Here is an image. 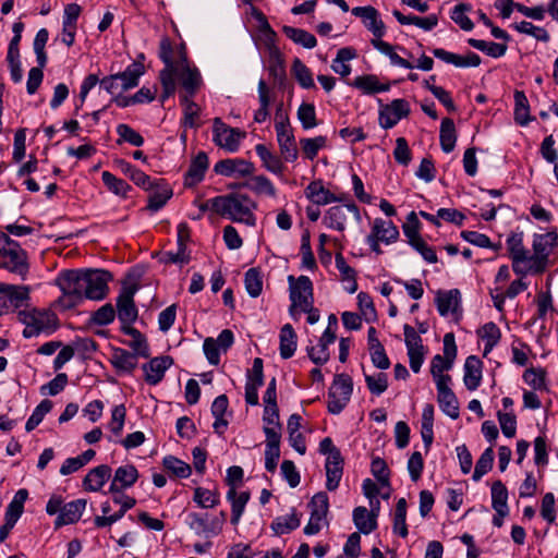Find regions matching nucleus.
Here are the masks:
<instances>
[{
	"label": "nucleus",
	"mask_w": 558,
	"mask_h": 558,
	"mask_svg": "<svg viewBox=\"0 0 558 558\" xmlns=\"http://www.w3.org/2000/svg\"><path fill=\"white\" fill-rule=\"evenodd\" d=\"M111 274L104 269H71L61 271L56 284L62 291L59 304L70 310L80 305L84 299L100 301L109 291Z\"/></svg>",
	"instance_id": "f257e3e1"
},
{
	"label": "nucleus",
	"mask_w": 558,
	"mask_h": 558,
	"mask_svg": "<svg viewBox=\"0 0 558 558\" xmlns=\"http://www.w3.org/2000/svg\"><path fill=\"white\" fill-rule=\"evenodd\" d=\"M256 206V203L248 195L242 193H230L211 198V211L234 222H242L251 227L256 223L253 214Z\"/></svg>",
	"instance_id": "f03ea898"
},
{
	"label": "nucleus",
	"mask_w": 558,
	"mask_h": 558,
	"mask_svg": "<svg viewBox=\"0 0 558 558\" xmlns=\"http://www.w3.org/2000/svg\"><path fill=\"white\" fill-rule=\"evenodd\" d=\"M558 240L556 230L547 233H535L533 235V255L529 254V274L542 275L549 265V256Z\"/></svg>",
	"instance_id": "7ed1b4c3"
},
{
	"label": "nucleus",
	"mask_w": 558,
	"mask_h": 558,
	"mask_svg": "<svg viewBox=\"0 0 558 558\" xmlns=\"http://www.w3.org/2000/svg\"><path fill=\"white\" fill-rule=\"evenodd\" d=\"M175 83L181 86L179 97H194L204 84L202 74L195 65H191L186 56L182 54V63L174 73Z\"/></svg>",
	"instance_id": "20e7f679"
},
{
	"label": "nucleus",
	"mask_w": 558,
	"mask_h": 558,
	"mask_svg": "<svg viewBox=\"0 0 558 558\" xmlns=\"http://www.w3.org/2000/svg\"><path fill=\"white\" fill-rule=\"evenodd\" d=\"M0 268L19 276L22 280L26 279L29 270L27 254L16 241L11 240L0 253Z\"/></svg>",
	"instance_id": "39448f33"
},
{
	"label": "nucleus",
	"mask_w": 558,
	"mask_h": 558,
	"mask_svg": "<svg viewBox=\"0 0 558 558\" xmlns=\"http://www.w3.org/2000/svg\"><path fill=\"white\" fill-rule=\"evenodd\" d=\"M353 391V381L347 374L335 376L328 391V411L331 414H339L347 407Z\"/></svg>",
	"instance_id": "423d86ee"
},
{
	"label": "nucleus",
	"mask_w": 558,
	"mask_h": 558,
	"mask_svg": "<svg viewBox=\"0 0 558 558\" xmlns=\"http://www.w3.org/2000/svg\"><path fill=\"white\" fill-rule=\"evenodd\" d=\"M290 284V315L296 319V308L308 307L310 303L314 302L313 299V283L307 276H300L294 279L293 276L288 278Z\"/></svg>",
	"instance_id": "0eeeda50"
},
{
	"label": "nucleus",
	"mask_w": 558,
	"mask_h": 558,
	"mask_svg": "<svg viewBox=\"0 0 558 558\" xmlns=\"http://www.w3.org/2000/svg\"><path fill=\"white\" fill-rule=\"evenodd\" d=\"M214 142L216 145L228 150L229 153H235L239 150L240 142L245 137V132L230 128L221 121L220 118L214 119Z\"/></svg>",
	"instance_id": "6e6552de"
},
{
	"label": "nucleus",
	"mask_w": 558,
	"mask_h": 558,
	"mask_svg": "<svg viewBox=\"0 0 558 558\" xmlns=\"http://www.w3.org/2000/svg\"><path fill=\"white\" fill-rule=\"evenodd\" d=\"M308 507L311 508V517L308 523L304 527V534L315 535L322 530V524L326 520L329 509V499L326 493L319 492L315 494Z\"/></svg>",
	"instance_id": "1a4fd4ad"
},
{
	"label": "nucleus",
	"mask_w": 558,
	"mask_h": 558,
	"mask_svg": "<svg viewBox=\"0 0 558 558\" xmlns=\"http://www.w3.org/2000/svg\"><path fill=\"white\" fill-rule=\"evenodd\" d=\"M506 245L512 260L513 272L518 276H526L529 269L523 264L529 260V251L523 245V232L511 233L507 238Z\"/></svg>",
	"instance_id": "9d476101"
},
{
	"label": "nucleus",
	"mask_w": 558,
	"mask_h": 558,
	"mask_svg": "<svg viewBox=\"0 0 558 558\" xmlns=\"http://www.w3.org/2000/svg\"><path fill=\"white\" fill-rule=\"evenodd\" d=\"M138 287L135 283L124 284L117 298V313L121 323H134L138 312L134 303V295Z\"/></svg>",
	"instance_id": "9b49d317"
},
{
	"label": "nucleus",
	"mask_w": 558,
	"mask_h": 558,
	"mask_svg": "<svg viewBox=\"0 0 558 558\" xmlns=\"http://www.w3.org/2000/svg\"><path fill=\"white\" fill-rule=\"evenodd\" d=\"M380 105L379 125L385 129L393 128L401 119L410 114V105L405 99H395L389 105Z\"/></svg>",
	"instance_id": "f8f14e48"
},
{
	"label": "nucleus",
	"mask_w": 558,
	"mask_h": 558,
	"mask_svg": "<svg viewBox=\"0 0 558 558\" xmlns=\"http://www.w3.org/2000/svg\"><path fill=\"white\" fill-rule=\"evenodd\" d=\"M345 210L352 213L356 220H360V209L354 203H348L344 206L336 205L330 207L324 215L323 223L337 231H344L347 223Z\"/></svg>",
	"instance_id": "ddd939ff"
},
{
	"label": "nucleus",
	"mask_w": 558,
	"mask_h": 558,
	"mask_svg": "<svg viewBox=\"0 0 558 558\" xmlns=\"http://www.w3.org/2000/svg\"><path fill=\"white\" fill-rule=\"evenodd\" d=\"M184 522L197 535L208 537L218 535L221 532V522H219L218 518L209 521L208 514L190 512L185 515Z\"/></svg>",
	"instance_id": "4468645a"
},
{
	"label": "nucleus",
	"mask_w": 558,
	"mask_h": 558,
	"mask_svg": "<svg viewBox=\"0 0 558 558\" xmlns=\"http://www.w3.org/2000/svg\"><path fill=\"white\" fill-rule=\"evenodd\" d=\"M305 195L317 206H325L331 203H343L348 199V195L344 193L337 195L325 189L320 180L312 181L305 189Z\"/></svg>",
	"instance_id": "2eb2a0df"
},
{
	"label": "nucleus",
	"mask_w": 558,
	"mask_h": 558,
	"mask_svg": "<svg viewBox=\"0 0 558 558\" xmlns=\"http://www.w3.org/2000/svg\"><path fill=\"white\" fill-rule=\"evenodd\" d=\"M352 14L362 20L364 26L376 37L381 38L386 34V26L379 16L378 11L372 7H355Z\"/></svg>",
	"instance_id": "dca6fc26"
},
{
	"label": "nucleus",
	"mask_w": 558,
	"mask_h": 558,
	"mask_svg": "<svg viewBox=\"0 0 558 558\" xmlns=\"http://www.w3.org/2000/svg\"><path fill=\"white\" fill-rule=\"evenodd\" d=\"M138 478V471L133 464H124L119 466L112 478L109 492L112 494L121 493L135 484Z\"/></svg>",
	"instance_id": "f3484780"
},
{
	"label": "nucleus",
	"mask_w": 558,
	"mask_h": 558,
	"mask_svg": "<svg viewBox=\"0 0 558 558\" xmlns=\"http://www.w3.org/2000/svg\"><path fill=\"white\" fill-rule=\"evenodd\" d=\"M214 170L225 177H232L233 174L246 177L253 173L254 166L252 162L240 158L223 159L215 165Z\"/></svg>",
	"instance_id": "a211bd4d"
},
{
	"label": "nucleus",
	"mask_w": 558,
	"mask_h": 558,
	"mask_svg": "<svg viewBox=\"0 0 558 558\" xmlns=\"http://www.w3.org/2000/svg\"><path fill=\"white\" fill-rule=\"evenodd\" d=\"M172 357L169 355L151 359L148 363L143 364L142 368L145 373V380L149 385H157L165 376L166 371L172 365Z\"/></svg>",
	"instance_id": "6ab92c4d"
},
{
	"label": "nucleus",
	"mask_w": 558,
	"mask_h": 558,
	"mask_svg": "<svg viewBox=\"0 0 558 558\" xmlns=\"http://www.w3.org/2000/svg\"><path fill=\"white\" fill-rule=\"evenodd\" d=\"M86 499L82 498L64 504L61 513L54 520V529L77 522L86 508Z\"/></svg>",
	"instance_id": "aec40b11"
},
{
	"label": "nucleus",
	"mask_w": 558,
	"mask_h": 558,
	"mask_svg": "<svg viewBox=\"0 0 558 558\" xmlns=\"http://www.w3.org/2000/svg\"><path fill=\"white\" fill-rule=\"evenodd\" d=\"M208 157L206 153L199 151L191 161L189 170L184 174V185L192 187L203 181L208 169Z\"/></svg>",
	"instance_id": "412c9836"
},
{
	"label": "nucleus",
	"mask_w": 558,
	"mask_h": 558,
	"mask_svg": "<svg viewBox=\"0 0 558 558\" xmlns=\"http://www.w3.org/2000/svg\"><path fill=\"white\" fill-rule=\"evenodd\" d=\"M326 488L333 492L338 488L343 473V458L340 451H335L331 457L326 459Z\"/></svg>",
	"instance_id": "4be33fe9"
},
{
	"label": "nucleus",
	"mask_w": 558,
	"mask_h": 558,
	"mask_svg": "<svg viewBox=\"0 0 558 558\" xmlns=\"http://www.w3.org/2000/svg\"><path fill=\"white\" fill-rule=\"evenodd\" d=\"M482 361L475 356L470 355L464 362L463 381L468 390L473 391L477 389L482 380Z\"/></svg>",
	"instance_id": "5701e85b"
},
{
	"label": "nucleus",
	"mask_w": 558,
	"mask_h": 558,
	"mask_svg": "<svg viewBox=\"0 0 558 558\" xmlns=\"http://www.w3.org/2000/svg\"><path fill=\"white\" fill-rule=\"evenodd\" d=\"M369 234L385 244H391L398 240L400 233L392 221L376 218Z\"/></svg>",
	"instance_id": "b1692460"
},
{
	"label": "nucleus",
	"mask_w": 558,
	"mask_h": 558,
	"mask_svg": "<svg viewBox=\"0 0 558 558\" xmlns=\"http://www.w3.org/2000/svg\"><path fill=\"white\" fill-rule=\"evenodd\" d=\"M111 476V468L107 464L92 469L83 481V487L88 492H99Z\"/></svg>",
	"instance_id": "393cba45"
},
{
	"label": "nucleus",
	"mask_w": 558,
	"mask_h": 558,
	"mask_svg": "<svg viewBox=\"0 0 558 558\" xmlns=\"http://www.w3.org/2000/svg\"><path fill=\"white\" fill-rule=\"evenodd\" d=\"M276 133L282 158L288 162L295 161L299 153L292 129L277 130Z\"/></svg>",
	"instance_id": "a878e982"
},
{
	"label": "nucleus",
	"mask_w": 558,
	"mask_h": 558,
	"mask_svg": "<svg viewBox=\"0 0 558 558\" xmlns=\"http://www.w3.org/2000/svg\"><path fill=\"white\" fill-rule=\"evenodd\" d=\"M460 302L461 298L458 289L438 292L436 298L437 310L441 316H447L449 313H456L460 306Z\"/></svg>",
	"instance_id": "bb28decb"
},
{
	"label": "nucleus",
	"mask_w": 558,
	"mask_h": 558,
	"mask_svg": "<svg viewBox=\"0 0 558 558\" xmlns=\"http://www.w3.org/2000/svg\"><path fill=\"white\" fill-rule=\"evenodd\" d=\"M145 68L141 62H133L123 72L117 73L121 83V92L129 90L138 85L140 77L144 74Z\"/></svg>",
	"instance_id": "cd10ccee"
},
{
	"label": "nucleus",
	"mask_w": 558,
	"mask_h": 558,
	"mask_svg": "<svg viewBox=\"0 0 558 558\" xmlns=\"http://www.w3.org/2000/svg\"><path fill=\"white\" fill-rule=\"evenodd\" d=\"M248 492L236 493L235 489L229 488L227 492V500L231 504V523L236 525L245 510V506L250 500Z\"/></svg>",
	"instance_id": "c85d7f7f"
},
{
	"label": "nucleus",
	"mask_w": 558,
	"mask_h": 558,
	"mask_svg": "<svg viewBox=\"0 0 558 558\" xmlns=\"http://www.w3.org/2000/svg\"><path fill=\"white\" fill-rule=\"evenodd\" d=\"M393 16L401 25H415L426 32L432 31L438 24V17L436 14H429L425 17L417 15H404L399 10H393Z\"/></svg>",
	"instance_id": "c756f323"
},
{
	"label": "nucleus",
	"mask_w": 558,
	"mask_h": 558,
	"mask_svg": "<svg viewBox=\"0 0 558 558\" xmlns=\"http://www.w3.org/2000/svg\"><path fill=\"white\" fill-rule=\"evenodd\" d=\"M136 353H131L124 349L117 348L113 350L111 356V363L113 367L119 372L132 373L137 366Z\"/></svg>",
	"instance_id": "7c9ffc66"
},
{
	"label": "nucleus",
	"mask_w": 558,
	"mask_h": 558,
	"mask_svg": "<svg viewBox=\"0 0 558 558\" xmlns=\"http://www.w3.org/2000/svg\"><path fill=\"white\" fill-rule=\"evenodd\" d=\"M351 85L367 95L388 92L390 89V84H381L377 76L373 74L356 76Z\"/></svg>",
	"instance_id": "2f4dec72"
},
{
	"label": "nucleus",
	"mask_w": 558,
	"mask_h": 558,
	"mask_svg": "<svg viewBox=\"0 0 558 558\" xmlns=\"http://www.w3.org/2000/svg\"><path fill=\"white\" fill-rule=\"evenodd\" d=\"M508 490L501 481H496L492 485V507L500 515L507 517L509 513L508 507Z\"/></svg>",
	"instance_id": "473e14b6"
},
{
	"label": "nucleus",
	"mask_w": 558,
	"mask_h": 558,
	"mask_svg": "<svg viewBox=\"0 0 558 558\" xmlns=\"http://www.w3.org/2000/svg\"><path fill=\"white\" fill-rule=\"evenodd\" d=\"M514 98V121L521 126H526L533 118L530 116L529 100L522 90H515Z\"/></svg>",
	"instance_id": "72a5a7b5"
},
{
	"label": "nucleus",
	"mask_w": 558,
	"mask_h": 558,
	"mask_svg": "<svg viewBox=\"0 0 558 558\" xmlns=\"http://www.w3.org/2000/svg\"><path fill=\"white\" fill-rule=\"evenodd\" d=\"M300 524L301 519L298 515L295 509H292L290 514L277 517L271 522L270 527L276 535H283L294 531L300 526Z\"/></svg>",
	"instance_id": "f704fd0d"
},
{
	"label": "nucleus",
	"mask_w": 558,
	"mask_h": 558,
	"mask_svg": "<svg viewBox=\"0 0 558 558\" xmlns=\"http://www.w3.org/2000/svg\"><path fill=\"white\" fill-rule=\"evenodd\" d=\"M280 356L284 360L293 356L296 350V333L290 324H286L280 330Z\"/></svg>",
	"instance_id": "c9c22d12"
},
{
	"label": "nucleus",
	"mask_w": 558,
	"mask_h": 558,
	"mask_svg": "<svg viewBox=\"0 0 558 558\" xmlns=\"http://www.w3.org/2000/svg\"><path fill=\"white\" fill-rule=\"evenodd\" d=\"M282 32L293 43L306 49H313L317 45L316 37L305 29L284 25Z\"/></svg>",
	"instance_id": "e433bc0d"
},
{
	"label": "nucleus",
	"mask_w": 558,
	"mask_h": 558,
	"mask_svg": "<svg viewBox=\"0 0 558 558\" xmlns=\"http://www.w3.org/2000/svg\"><path fill=\"white\" fill-rule=\"evenodd\" d=\"M353 522L357 530L363 534H369L377 527V521L365 507H356L353 510Z\"/></svg>",
	"instance_id": "4c0bfd02"
},
{
	"label": "nucleus",
	"mask_w": 558,
	"mask_h": 558,
	"mask_svg": "<svg viewBox=\"0 0 558 558\" xmlns=\"http://www.w3.org/2000/svg\"><path fill=\"white\" fill-rule=\"evenodd\" d=\"M439 142L445 153H451L454 149L457 135L454 123L450 118H445L440 124Z\"/></svg>",
	"instance_id": "58836bf2"
},
{
	"label": "nucleus",
	"mask_w": 558,
	"mask_h": 558,
	"mask_svg": "<svg viewBox=\"0 0 558 558\" xmlns=\"http://www.w3.org/2000/svg\"><path fill=\"white\" fill-rule=\"evenodd\" d=\"M255 151L257 156L263 161L264 167L275 173L280 174L283 171V165L280 160V158L276 155H274L265 145L258 144L255 146Z\"/></svg>",
	"instance_id": "ea45409f"
},
{
	"label": "nucleus",
	"mask_w": 558,
	"mask_h": 558,
	"mask_svg": "<svg viewBox=\"0 0 558 558\" xmlns=\"http://www.w3.org/2000/svg\"><path fill=\"white\" fill-rule=\"evenodd\" d=\"M468 44L471 47L486 53L487 56H489L492 58H500V57L505 56V53L508 49L506 44L485 41V40L475 39V38H469Z\"/></svg>",
	"instance_id": "a19ab883"
},
{
	"label": "nucleus",
	"mask_w": 558,
	"mask_h": 558,
	"mask_svg": "<svg viewBox=\"0 0 558 558\" xmlns=\"http://www.w3.org/2000/svg\"><path fill=\"white\" fill-rule=\"evenodd\" d=\"M407 500L405 498H400L397 501L396 509L393 512V533L400 535L401 537L408 536V526H407Z\"/></svg>",
	"instance_id": "79ce46f5"
},
{
	"label": "nucleus",
	"mask_w": 558,
	"mask_h": 558,
	"mask_svg": "<svg viewBox=\"0 0 558 558\" xmlns=\"http://www.w3.org/2000/svg\"><path fill=\"white\" fill-rule=\"evenodd\" d=\"M162 465L168 472L179 478H187L192 473L190 464L174 456H166L162 459Z\"/></svg>",
	"instance_id": "37998d69"
},
{
	"label": "nucleus",
	"mask_w": 558,
	"mask_h": 558,
	"mask_svg": "<svg viewBox=\"0 0 558 558\" xmlns=\"http://www.w3.org/2000/svg\"><path fill=\"white\" fill-rule=\"evenodd\" d=\"M437 402L440 410L449 417H459V401L453 391L437 393Z\"/></svg>",
	"instance_id": "c03bdc74"
},
{
	"label": "nucleus",
	"mask_w": 558,
	"mask_h": 558,
	"mask_svg": "<svg viewBox=\"0 0 558 558\" xmlns=\"http://www.w3.org/2000/svg\"><path fill=\"white\" fill-rule=\"evenodd\" d=\"M20 322L24 325H29L35 328H39L46 330L48 328V324L50 320V315L45 312L39 311H21L19 313Z\"/></svg>",
	"instance_id": "a18cd8bd"
},
{
	"label": "nucleus",
	"mask_w": 558,
	"mask_h": 558,
	"mask_svg": "<svg viewBox=\"0 0 558 558\" xmlns=\"http://www.w3.org/2000/svg\"><path fill=\"white\" fill-rule=\"evenodd\" d=\"M101 180L110 192L119 196L126 197L128 193L132 190L131 185L126 181L117 178L109 171H104L101 173Z\"/></svg>",
	"instance_id": "49530a36"
},
{
	"label": "nucleus",
	"mask_w": 558,
	"mask_h": 558,
	"mask_svg": "<svg viewBox=\"0 0 558 558\" xmlns=\"http://www.w3.org/2000/svg\"><path fill=\"white\" fill-rule=\"evenodd\" d=\"M157 189L153 191L148 196V204L146 209L155 213L161 209L167 202L172 197V190L168 186L160 187L156 185Z\"/></svg>",
	"instance_id": "de8ad7c7"
},
{
	"label": "nucleus",
	"mask_w": 558,
	"mask_h": 558,
	"mask_svg": "<svg viewBox=\"0 0 558 558\" xmlns=\"http://www.w3.org/2000/svg\"><path fill=\"white\" fill-rule=\"evenodd\" d=\"M245 290L251 298H257L263 291V276L258 268H250L244 276Z\"/></svg>",
	"instance_id": "09e8293b"
},
{
	"label": "nucleus",
	"mask_w": 558,
	"mask_h": 558,
	"mask_svg": "<svg viewBox=\"0 0 558 558\" xmlns=\"http://www.w3.org/2000/svg\"><path fill=\"white\" fill-rule=\"evenodd\" d=\"M116 131L119 136L117 141L118 144L129 143L135 147H141L144 145V137L129 124L120 123L117 125Z\"/></svg>",
	"instance_id": "8fccbe9b"
},
{
	"label": "nucleus",
	"mask_w": 558,
	"mask_h": 558,
	"mask_svg": "<svg viewBox=\"0 0 558 558\" xmlns=\"http://www.w3.org/2000/svg\"><path fill=\"white\" fill-rule=\"evenodd\" d=\"M478 336L485 341V354H487L499 342L501 332L495 323L489 322L478 330Z\"/></svg>",
	"instance_id": "3c124183"
},
{
	"label": "nucleus",
	"mask_w": 558,
	"mask_h": 558,
	"mask_svg": "<svg viewBox=\"0 0 558 558\" xmlns=\"http://www.w3.org/2000/svg\"><path fill=\"white\" fill-rule=\"evenodd\" d=\"M193 97L181 96L180 104L183 106L184 121L183 124L185 128L194 129L197 128L196 118L199 114V107L196 102L192 100Z\"/></svg>",
	"instance_id": "603ef678"
},
{
	"label": "nucleus",
	"mask_w": 558,
	"mask_h": 558,
	"mask_svg": "<svg viewBox=\"0 0 558 558\" xmlns=\"http://www.w3.org/2000/svg\"><path fill=\"white\" fill-rule=\"evenodd\" d=\"M173 49L169 39L165 38L160 41L159 46V58L165 63V69L160 72H169L171 74L175 73L177 66L182 63V57L178 62H174L172 59Z\"/></svg>",
	"instance_id": "864d4df0"
},
{
	"label": "nucleus",
	"mask_w": 558,
	"mask_h": 558,
	"mask_svg": "<svg viewBox=\"0 0 558 558\" xmlns=\"http://www.w3.org/2000/svg\"><path fill=\"white\" fill-rule=\"evenodd\" d=\"M421 222L414 211H411L407 221L402 225L403 234L408 238V243L412 246L423 240L420 235Z\"/></svg>",
	"instance_id": "5fc2aeb1"
},
{
	"label": "nucleus",
	"mask_w": 558,
	"mask_h": 558,
	"mask_svg": "<svg viewBox=\"0 0 558 558\" xmlns=\"http://www.w3.org/2000/svg\"><path fill=\"white\" fill-rule=\"evenodd\" d=\"M494 463V451L493 448L489 447L484 450L478 460L476 461L475 469L472 475V480L478 482L485 474H487Z\"/></svg>",
	"instance_id": "6e6d98bb"
},
{
	"label": "nucleus",
	"mask_w": 558,
	"mask_h": 558,
	"mask_svg": "<svg viewBox=\"0 0 558 558\" xmlns=\"http://www.w3.org/2000/svg\"><path fill=\"white\" fill-rule=\"evenodd\" d=\"M292 73L301 87L308 89L315 86L311 70L298 58L293 61Z\"/></svg>",
	"instance_id": "4d7b16f0"
},
{
	"label": "nucleus",
	"mask_w": 558,
	"mask_h": 558,
	"mask_svg": "<svg viewBox=\"0 0 558 558\" xmlns=\"http://www.w3.org/2000/svg\"><path fill=\"white\" fill-rule=\"evenodd\" d=\"M193 500L204 509L216 507L220 499L219 494L211 492L210 489L197 487L194 489Z\"/></svg>",
	"instance_id": "13d9d810"
},
{
	"label": "nucleus",
	"mask_w": 558,
	"mask_h": 558,
	"mask_svg": "<svg viewBox=\"0 0 558 558\" xmlns=\"http://www.w3.org/2000/svg\"><path fill=\"white\" fill-rule=\"evenodd\" d=\"M298 119L304 130L317 126L316 110L313 104L302 102L296 112Z\"/></svg>",
	"instance_id": "bf43d9fd"
},
{
	"label": "nucleus",
	"mask_w": 558,
	"mask_h": 558,
	"mask_svg": "<svg viewBox=\"0 0 558 558\" xmlns=\"http://www.w3.org/2000/svg\"><path fill=\"white\" fill-rule=\"evenodd\" d=\"M51 409L52 402L48 399L43 400L28 417L25 424L26 432H32L35 429L43 422L45 415L51 411Z\"/></svg>",
	"instance_id": "052dcab7"
},
{
	"label": "nucleus",
	"mask_w": 558,
	"mask_h": 558,
	"mask_svg": "<svg viewBox=\"0 0 558 558\" xmlns=\"http://www.w3.org/2000/svg\"><path fill=\"white\" fill-rule=\"evenodd\" d=\"M49 38V33L46 28H40L34 39L33 48L36 54V61L40 66H46L47 64V54L45 51L46 44Z\"/></svg>",
	"instance_id": "680f3d73"
},
{
	"label": "nucleus",
	"mask_w": 558,
	"mask_h": 558,
	"mask_svg": "<svg viewBox=\"0 0 558 558\" xmlns=\"http://www.w3.org/2000/svg\"><path fill=\"white\" fill-rule=\"evenodd\" d=\"M472 9L471 4L460 3L457 4L451 11V20L458 24L463 31L470 32L473 29V22L465 15Z\"/></svg>",
	"instance_id": "e2e57ef3"
},
{
	"label": "nucleus",
	"mask_w": 558,
	"mask_h": 558,
	"mask_svg": "<svg viewBox=\"0 0 558 558\" xmlns=\"http://www.w3.org/2000/svg\"><path fill=\"white\" fill-rule=\"evenodd\" d=\"M326 142V137L319 135L313 138H302L300 144L304 156L307 159L313 160L317 156L318 151L325 147Z\"/></svg>",
	"instance_id": "0e129e2a"
},
{
	"label": "nucleus",
	"mask_w": 558,
	"mask_h": 558,
	"mask_svg": "<svg viewBox=\"0 0 558 558\" xmlns=\"http://www.w3.org/2000/svg\"><path fill=\"white\" fill-rule=\"evenodd\" d=\"M269 74L274 77L279 87H283L287 76L283 61L277 50L271 53Z\"/></svg>",
	"instance_id": "69168bd1"
},
{
	"label": "nucleus",
	"mask_w": 558,
	"mask_h": 558,
	"mask_svg": "<svg viewBox=\"0 0 558 558\" xmlns=\"http://www.w3.org/2000/svg\"><path fill=\"white\" fill-rule=\"evenodd\" d=\"M514 28L522 34L530 35L535 39L547 43L550 39L548 32L539 26L533 25L531 22L522 21L514 25Z\"/></svg>",
	"instance_id": "338daca9"
},
{
	"label": "nucleus",
	"mask_w": 558,
	"mask_h": 558,
	"mask_svg": "<svg viewBox=\"0 0 558 558\" xmlns=\"http://www.w3.org/2000/svg\"><path fill=\"white\" fill-rule=\"evenodd\" d=\"M371 472L380 485L390 487V473L384 459L379 457L373 458L371 463Z\"/></svg>",
	"instance_id": "774afa93"
}]
</instances>
